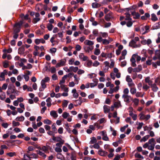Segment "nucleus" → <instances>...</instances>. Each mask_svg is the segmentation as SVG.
I'll return each instance as SVG.
<instances>
[{"label":"nucleus","instance_id":"obj_1","mask_svg":"<svg viewBox=\"0 0 160 160\" xmlns=\"http://www.w3.org/2000/svg\"><path fill=\"white\" fill-rule=\"evenodd\" d=\"M155 144V139L154 138H152L148 140V142L146 143L143 145V147L144 148H148L149 150H153L154 149Z\"/></svg>","mask_w":160,"mask_h":160},{"label":"nucleus","instance_id":"obj_2","mask_svg":"<svg viewBox=\"0 0 160 160\" xmlns=\"http://www.w3.org/2000/svg\"><path fill=\"white\" fill-rule=\"evenodd\" d=\"M155 144V139L154 138H152L148 140V142L146 143L143 145V147L144 148H148L149 150H153L154 149Z\"/></svg>","mask_w":160,"mask_h":160},{"label":"nucleus","instance_id":"obj_3","mask_svg":"<svg viewBox=\"0 0 160 160\" xmlns=\"http://www.w3.org/2000/svg\"><path fill=\"white\" fill-rule=\"evenodd\" d=\"M38 157V156L37 154L34 153L30 155L24 154L23 160H31V158H37Z\"/></svg>","mask_w":160,"mask_h":160},{"label":"nucleus","instance_id":"obj_4","mask_svg":"<svg viewBox=\"0 0 160 160\" xmlns=\"http://www.w3.org/2000/svg\"><path fill=\"white\" fill-rule=\"evenodd\" d=\"M97 41L98 42H102V43L104 45H107L109 44L110 42L106 39H103L101 36L97 38Z\"/></svg>","mask_w":160,"mask_h":160},{"label":"nucleus","instance_id":"obj_5","mask_svg":"<svg viewBox=\"0 0 160 160\" xmlns=\"http://www.w3.org/2000/svg\"><path fill=\"white\" fill-rule=\"evenodd\" d=\"M122 98L123 99L124 101L127 103H129L131 100H132V98L128 95H122Z\"/></svg>","mask_w":160,"mask_h":160},{"label":"nucleus","instance_id":"obj_6","mask_svg":"<svg viewBox=\"0 0 160 160\" xmlns=\"http://www.w3.org/2000/svg\"><path fill=\"white\" fill-rule=\"evenodd\" d=\"M129 46L132 48L140 47L141 45L140 44H137L136 42L133 40H132L129 43Z\"/></svg>","mask_w":160,"mask_h":160},{"label":"nucleus","instance_id":"obj_7","mask_svg":"<svg viewBox=\"0 0 160 160\" xmlns=\"http://www.w3.org/2000/svg\"><path fill=\"white\" fill-rule=\"evenodd\" d=\"M139 116H140L139 119L140 120H145L146 121H147L150 118V115L149 114L145 116L142 113H140Z\"/></svg>","mask_w":160,"mask_h":160},{"label":"nucleus","instance_id":"obj_8","mask_svg":"<svg viewBox=\"0 0 160 160\" xmlns=\"http://www.w3.org/2000/svg\"><path fill=\"white\" fill-rule=\"evenodd\" d=\"M40 14L38 12H36L35 13V18H34L32 20V22L33 23H36L40 20L39 18Z\"/></svg>","mask_w":160,"mask_h":160},{"label":"nucleus","instance_id":"obj_9","mask_svg":"<svg viewBox=\"0 0 160 160\" xmlns=\"http://www.w3.org/2000/svg\"><path fill=\"white\" fill-rule=\"evenodd\" d=\"M85 99H82L81 97H79L78 99L76 100L75 101V102L77 103V105H75V106H77L78 105H81L82 103V102H85Z\"/></svg>","mask_w":160,"mask_h":160},{"label":"nucleus","instance_id":"obj_10","mask_svg":"<svg viewBox=\"0 0 160 160\" xmlns=\"http://www.w3.org/2000/svg\"><path fill=\"white\" fill-rule=\"evenodd\" d=\"M66 62V60L65 59H62L60 60L59 62L56 65V68L60 67L63 66L65 65Z\"/></svg>","mask_w":160,"mask_h":160},{"label":"nucleus","instance_id":"obj_11","mask_svg":"<svg viewBox=\"0 0 160 160\" xmlns=\"http://www.w3.org/2000/svg\"><path fill=\"white\" fill-rule=\"evenodd\" d=\"M112 18V13L111 12L107 14L104 17L105 19L107 21H109Z\"/></svg>","mask_w":160,"mask_h":160},{"label":"nucleus","instance_id":"obj_12","mask_svg":"<svg viewBox=\"0 0 160 160\" xmlns=\"http://www.w3.org/2000/svg\"><path fill=\"white\" fill-rule=\"evenodd\" d=\"M8 74V71L7 70L5 69L3 72L1 73L0 77L1 78L0 79V81H3L5 80V75H7Z\"/></svg>","mask_w":160,"mask_h":160},{"label":"nucleus","instance_id":"obj_13","mask_svg":"<svg viewBox=\"0 0 160 160\" xmlns=\"http://www.w3.org/2000/svg\"><path fill=\"white\" fill-rule=\"evenodd\" d=\"M102 136V139L105 141H108L109 140V138L107 136L106 132L105 131H102L100 132Z\"/></svg>","mask_w":160,"mask_h":160},{"label":"nucleus","instance_id":"obj_14","mask_svg":"<svg viewBox=\"0 0 160 160\" xmlns=\"http://www.w3.org/2000/svg\"><path fill=\"white\" fill-rule=\"evenodd\" d=\"M15 88L14 87H13L12 88L8 87V91L7 92V94L8 95H9L10 93L15 92L16 91Z\"/></svg>","mask_w":160,"mask_h":160},{"label":"nucleus","instance_id":"obj_15","mask_svg":"<svg viewBox=\"0 0 160 160\" xmlns=\"http://www.w3.org/2000/svg\"><path fill=\"white\" fill-rule=\"evenodd\" d=\"M78 70V68L77 67L71 66L69 69H68V71H67V72H69L71 71H73L74 72H76Z\"/></svg>","mask_w":160,"mask_h":160},{"label":"nucleus","instance_id":"obj_16","mask_svg":"<svg viewBox=\"0 0 160 160\" xmlns=\"http://www.w3.org/2000/svg\"><path fill=\"white\" fill-rule=\"evenodd\" d=\"M136 56V55L133 54L130 59V61L132 62V65L133 67H135L136 66V64L135 63L136 61L135 58Z\"/></svg>","mask_w":160,"mask_h":160},{"label":"nucleus","instance_id":"obj_17","mask_svg":"<svg viewBox=\"0 0 160 160\" xmlns=\"http://www.w3.org/2000/svg\"><path fill=\"white\" fill-rule=\"evenodd\" d=\"M45 83L43 80H42L41 82V87H40L39 88V91L40 92L44 90V89L46 88V85Z\"/></svg>","mask_w":160,"mask_h":160},{"label":"nucleus","instance_id":"obj_18","mask_svg":"<svg viewBox=\"0 0 160 160\" xmlns=\"http://www.w3.org/2000/svg\"><path fill=\"white\" fill-rule=\"evenodd\" d=\"M79 58L83 61H86L88 60V58L86 56L84 55L82 53H81L79 55Z\"/></svg>","mask_w":160,"mask_h":160},{"label":"nucleus","instance_id":"obj_19","mask_svg":"<svg viewBox=\"0 0 160 160\" xmlns=\"http://www.w3.org/2000/svg\"><path fill=\"white\" fill-rule=\"evenodd\" d=\"M107 152L103 150L102 149H100L98 152V154L102 156H105L107 155Z\"/></svg>","mask_w":160,"mask_h":160},{"label":"nucleus","instance_id":"obj_20","mask_svg":"<svg viewBox=\"0 0 160 160\" xmlns=\"http://www.w3.org/2000/svg\"><path fill=\"white\" fill-rule=\"evenodd\" d=\"M21 28L19 26H17L14 25L13 29V32L18 33L20 31Z\"/></svg>","mask_w":160,"mask_h":160},{"label":"nucleus","instance_id":"obj_21","mask_svg":"<svg viewBox=\"0 0 160 160\" xmlns=\"http://www.w3.org/2000/svg\"><path fill=\"white\" fill-rule=\"evenodd\" d=\"M103 112L104 113H109L110 111V109L109 106L104 105L103 107Z\"/></svg>","mask_w":160,"mask_h":160},{"label":"nucleus","instance_id":"obj_22","mask_svg":"<svg viewBox=\"0 0 160 160\" xmlns=\"http://www.w3.org/2000/svg\"><path fill=\"white\" fill-rule=\"evenodd\" d=\"M145 81L150 86L152 84V81L150 80V78L149 77H147L145 78Z\"/></svg>","mask_w":160,"mask_h":160},{"label":"nucleus","instance_id":"obj_23","mask_svg":"<svg viewBox=\"0 0 160 160\" xmlns=\"http://www.w3.org/2000/svg\"><path fill=\"white\" fill-rule=\"evenodd\" d=\"M72 92L73 93V96L75 98H77L78 97L79 94L77 92V90L76 89L72 90Z\"/></svg>","mask_w":160,"mask_h":160},{"label":"nucleus","instance_id":"obj_24","mask_svg":"<svg viewBox=\"0 0 160 160\" xmlns=\"http://www.w3.org/2000/svg\"><path fill=\"white\" fill-rule=\"evenodd\" d=\"M151 87L152 88V91L154 92H157L158 89V88L155 83L152 84L151 86Z\"/></svg>","mask_w":160,"mask_h":160},{"label":"nucleus","instance_id":"obj_25","mask_svg":"<svg viewBox=\"0 0 160 160\" xmlns=\"http://www.w3.org/2000/svg\"><path fill=\"white\" fill-rule=\"evenodd\" d=\"M52 100L50 97H48L47 98L46 100L47 102V107H50L52 105Z\"/></svg>","mask_w":160,"mask_h":160},{"label":"nucleus","instance_id":"obj_26","mask_svg":"<svg viewBox=\"0 0 160 160\" xmlns=\"http://www.w3.org/2000/svg\"><path fill=\"white\" fill-rule=\"evenodd\" d=\"M113 105L115 107V108H118L120 107H122V105L121 104V102L119 100H118V102H114Z\"/></svg>","mask_w":160,"mask_h":160},{"label":"nucleus","instance_id":"obj_27","mask_svg":"<svg viewBox=\"0 0 160 160\" xmlns=\"http://www.w3.org/2000/svg\"><path fill=\"white\" fill-rule=\"evenodd\" d=\"M84 44L87 45L92 46L94 44L93 41L89 40H86L84 42Z\"/></svg>","mask_w":160,"mask_h":160},{"label":"nucleus","instance_id":"obj_28","mask_svg":"<svg viewBox=\"0 0 160 160\" xmlns=\"http://www.w3.org/2000/svg\"><path fill=\"white\" fill-rule=\"evenodd\" d=\"M83 48L85 52L88 53L90 51H91L93 49L92 47L84 46Z\"/></svg>","mask_w":160,"mask_h":160},{"label":"nucleus","instance_id":"obj_29","mask_svg":"<svg viewBox=\"0 0 160 160\" xmlns=\"http://www.w3.org/2000/svg\"><path fill=\"white\" fill-rule=\"evenodd\" d=\"M50 114L54 118H57L58 117V115L56 111L54 110H52L51 111Z\"/></svg>","mask_w":160,"mask_h":160},{"label":"nucleus","instance_id":"obj_30","mask_svg":"<svg viewBox=\"0 0 160 160\" xmlns=\"http://www.w3.org/2000/svg\"><path fill=\"white\" fill-rule=\"evenodd\" d=\"M98 80L96 79H93V81L94 82V83H90V86L91 88H93L94 87L96 86L97 85L98 82L97 81Z\"/></svg>","mask_w":160,"mask_h":160},{"label":"nucleus","instance_id":"obj_31","mask_svg":"<svg viewBox=\"0 0 160 160\" xmlns=\"http://www.w3.org/2000/svg\"><path fill=\"white\" fill-rule=\"evenodd\" d=\"M125 15H126V18L125 19L126 21H132V19L130 18V14L129 13H125Z\"/></svg>","mask_w":160,"mask_h":160},{"label":"nucleus","instance_id":"obj_32","mask_svg":"<svg viewBox=\"0 0 160 160\" xmlns=\"http://www.w3.org/2000/svg\"><path fill=\"white\" fill-rule=\"evenodd\" d=\"M68 77L67 75H64L62 78V80L60 81L59 82V84H64L65 82V80Z\"/></svg>","mask_w":160,"mask_h":160},{"label":"nucleus","instance_id":"obj_33","mask_svg":"<svg viewBox=\"0 0 160 160\" xmlns=\"http://www.w3.org/2000/svg\"><path fill=\"white\" fill-rule=\"evenodd\" d=\"M92 6L93 8H97L100 7L101 5L99 3L94 2L92 3Z\"/></svg>","mask_w":160,"mask_h":160},{"label":"nucleus","instance_id":"obj_34","mask_svg":"<svg viewBox=\"0 0 160 160\" xmlns=\"http://www.w3.org/2000/svg\"><path fill=\"white\" fill-rule=\"evenodd\" d=\"M6 98L5 93L4 92H2L0 94V98L2 100H4Z\"/></svg>","mask_w":160,"mask_h":160},{"label":"nucleus","instance_id":"obj_35","mask_svg":"<svg viewBox=\"0 0 160 160\" xmlns=\"http://www.w3.org/2000/svg\"><path fill=\"white\" fill-rule=\"evenodd\" d=\"M152 66L153 67H154L155 68H157V66H160V60L157 61L156 62H152Z\"/></svg>","mask_w":160,"mask_h":160},{"label":"nucleus","instance_id":"obj_36","mask_svg":"<svg viewBox=\"0 0 160 160\" xmlns=\"http://www.w3.org/2000/svg\"><path fill=\"white\" fill-rule=\"evenodd\" d=\"M15 120L17 121H20V122L23 121L24 120V118L23 116H21L20 117H17L16 118Z\"/></svg>","mask_w":160,"mask_h":160},{"label":"nucleus","instance_id":"obj_37","mask_svg":"<svg viewBox=\"0 0 160 160\" xmlns=\"http://www.w3.org/2000/svg\"><path fill=\"white\" fill-rule=\"evenodd\" d=\"M151 19L152 21H155L158 20V18L155 14L152 13L151 14Z\"/></svg>","mask_w":160,"mask_h":160},{"label":"nucleus","instance_id":"obj_38","mask_svg":"<svg viewBox=\"0 0 160 160\" xmlns=\"http://www.w3.org/2000/svg\"><path fill=\"white\" fill-rule=\"evenodd\" d=\"M150 137L149 135H147L143 137L141 140V142H145Z\"/></svg>","mask_w":160,"mask_h":160},{"label":"nucleus","instance_id":"obj_39","mask_svg":"<svg viewBox=\"0 0 160 160\" xmlns=\"http://www.w3.org/2000/svg\"><path fill=\"white\" fill-rule=\"evenodd\" d=\"M155 56L157 57L158 59L160 60V50H156L155 52Z\"/></svg>","mask_w":160,"mask_h":160},{"label":"nucleus","instance_id":"obj_40","mask_svg":"<svg viewBox=\"0 0 160 160\" xmlns=\"http://www.w3.org/2000/svg\"><path fill=\"white\" fill-rule=\"evenodd\" d=\"M132 101L135 105L137 106L138 105L139 102V100L138 99L135 98L134 99H132Z\"/></svg>","mask_w":160,"mask_h":160},{"label":"nucleus","instance_id":"obj_41","mask_svg":"<svg viewBox=\"0 0 160 160\" xmlns=\"http://www.w3.org/2000/svg\"><path fill=\"white\" fill-rule=\"evenodd\" d=\"M137 90L136 88H131L130 90V92L133 95L134 94L136 93L137 92Z\"/></svg>","mask_w":160,"mask_h":160},{"label":"nucleus","instance_id":"obj_42","mask_svg":"<svg viewBox=\"0 0 160 160\" xmlns=\"http://www.w3.org/2000/svg\"><path fill=\"white\" fill-rule=\"evenodd\" d=\"M97 142V140L95 137H92L90 142V144H93L96 143Z\"/></svg>","mask_w":160,"mask_h":160},{"label":"nucleus","instance_id":"obj_43","mask_svg":"<svg viewBox=\"0 0 160 160\" xmlns=\"http://www.w3.org/2000/svg\"><path fill=\"white\" fill-rule=\"evenodd\" d=\"M73 75L74 78L75 79L74 81L75 82L76 84H78V83L79 78L78 77V75L77 74H74Z\"/></svg>","mask_w":160,"mask_h":160},{"label":"nucleus","instance_id":"obj_44","mask_svg":"<svg viewBox=\"0 0 160 160\" xmlns=\"http://www.w3.org/2000/svg\"><path fill=\"white\" fill-rule=\"evenodd\" d=\"M38 153L39 154L40 156L44 158H45L46 156V155L44 153H43L42 152L39 150L37 151Z\"/></svg>","mask_w":160,"mask_h":160},{"label":"nucleus","instance_id":"obj_45","mask_svg":"<svg viewBox=\"0 0 160 160\" xmlns=\"http://www.w3.org/2000/svg\"><path fill=\"white\" fill-rule=\"evenodd\" d=\"M52 131L56 133L57 132V129L55 123H54L52 125Z\"/></svg>","mask_w":160,"mask_h":160},{"label":"nucleus","instance_id":"obj_46","mask_svg":"<svg viewBox=\"0 0 160 160\" xmlns=\"http://www.w3.org/2000/svg\"><path fill=\"white\" fill-rule=\"evenodd\" d=\"M69 116V113L66 112H63L62 114V117L65 119L67 118Z\"/></svg>","mask_w":160,"mask_h":160},{"label":"nucleus","instance_id":"obj_47","mask_svg":"<svg viewBox=\"0 0 160 160\" xmlns=\"http://www.w3.org/2000/svg\"><path fill=\"white\" fill-rule=\"evenodd\" d=\"M94 54L96 55H98L100 53V51L99 49L95 48L94 49Z\"/></svg>","mask_w":160,"mask_h":160},{"label":"nucleus","instance_id":"obj_48","mask_svg":"<svg viewBox=\"0 0 160 160\" xmlns=\"http://www.w3.org/2000/svg\"><path fill=\"white\" fill-rule=\"evenodd\" d=\"M23 22H24V21H23V20H20L19 22H18L15 23L14 25H15L17 26H19L20 27H21V26L22 25V24L23 23Z\"/></svg>","mask_w":160,"mask_h":160},{"label":"nucleus","instance_id":"obj_49","mask_svg":"<svg viewBox=\"0 0 160 160\" xmlns=\"http://www.w3.org/2000/svg\"><path fill=\"white\" fill-rule=\"evenodd\" d=\"M135 157L136 158H142L143 159L144 158L142 156L140 153H136L135 154Z\"/></svg>","mask_w":160,"mask_h":160},{"label":"nucleus","instance_id":"obj_50","mask_svg":"<svg viewBox=\"0 0 160 160\" xmlns=\"http://www.w3.org/2000/svg\"><path fill=\"white\" fill-rule=\"evenodd\" d=\"M12 125L13 127L18 126L20 125V123L18 122H16L14 121L12 122Z\"/></svg>","mask_w":160,"mask_h":160},{"label":"nucleus","instance_id":"obj_51","mask_svg":"<svg viewBox=\"0 0 160 160\" xmlns=\"http://www.w3.org/2000/svg\"><path fill=\"white\" fill-rule=\"evenodd\" d=\"M3 67L6 68H8V61L6 60L4 62H3Z\"/></svg>","mask_w":160,"mask_h":160},{"label":"nucleus","instance_id":"obj_52","mask_svg":"<svg viewBox=\"0 0 160 160\" xmlns=\"http://www.w3.org/2000/svg\"><path fill=\"white\" fill-rule=\"evenodd\" d=\"M47 28L49 31H51L53 27V26L51 24L48 23L47 25Z\"/></svg>","mask_w":160,"mask_h":160},{"label":"nucleus","instance_id":"obj_53","mask_svg":"<svg viewBox=\"0 0 160 160\" xmlns=\"http://www.w3.org/2000/svg\"><path fill=\"white\" fill-rule=\"evenodd\" d=\"M100 33L101 34L102 36V38H106L108 36V34L107 32H100Z\"/></svg>","mask_w":160,"mask_h":160},{"label":"nucleus","instance_id":"obj_54","mask_svg":"<svg viewBox=\"0 0 160 160\" xmlns=\"http://www.w3.org/2000/svg\"><path fill=\"white\" fill-rule=\"evenodd\" d=\"M133 24V22L132 21H128V22L126 23L127 26L128 27H131Z\"/></svg>","mask_w":160,"mask_h":160},{"label":"nucleus","instance_id":"obj_55","mask_svg":"<svg viewBox=\"0 0 160 160\" xmlns=\"http://www.w3.org/2000/svg\"><path fill=\"white\" fill-rule=\"evenodd\" d=\"M75 59L72 58L68 61V63L69 65H73L74 63Z\"/></svg>","mask_w":160,"mask_h":160},{"label":"nucleus","instance_id":"obj_56","mask_svg":"<svg viewBox=\"0 0 160 160\" xmlns=\"http://www.w3.org/2000/svg\"><path fill=\"white\" fill-rule=\"evenodd\" d=\"M43 122L45 124H47L49 125L51 124L52 123L51 121L48 119H46L44 120Z\"/></svg>","mask_w":160,"mask_h":160},{"label":"nucleus","instance_id":"obj_57","mask_svg":"<svg viewBox=\"0 0 160 160\" xmlns=\"http://www.w3.org/2000/svg\"><path fill=\"white\" fill-rule=\"evenodd\" d=\"M100 64V63L98 61H95L92 63V66L97 67Z\"/></svg>","mask_w":160,"mask_h":160},{"label":"nucleus","instance_id":"obj_58","mask_svg":"<svg viewBox=\"0 0 160 160\" xmlns=\"http://www.w3.org/2000/svg\"><path fill=\"white\" fill-rule=\"evenodd\" d=\"M150 88L149 86H148L146 84H143L142 86V88L145 90L146 91L147 90Z\"/></svg>","mask_w":160,"mask_h":160},{"label":"nucleus","instance_id":"obj_59","mask_svg":"<svg viewBox=\"0 0 160 160\" xmlns=\"http://www.w3.org/2000/svg\"><path fill=\"white\" fill-rule=\"evenodd\" d=\"M129 91L128 88H126L123 91V95H128Z\"/></svg>","mask_w":160,"mask_h":160},{"label":"nucleus","instance_id":"obj_60","mask_svg":"<svg viewBox=\"0 0 160 160\" xmlns=\"http://www.w3.org/2000/svg\"><path fill=\"white\" fill-rule=\"evenodd\" d=\"M126 81L128 82H132V78L129 75H127L126 77Z\"/></svg>","mask_w":160,"mask_h":160},{"label":"nucleus","instance_id":"obj_61","mask_svg":"<svg viewBox=\"0 0 160 160\" xmlns=\"http://www.w3.org/2000/svg\"><path fill=\"white\" fill-rule=\"evenodd\" d=\"M7 155L10 157H12L14 156H15L16 153L15 152H10L7 153Z\"/></svg>","mask_w":160,"mask_h":160},{"label":"nucleus","instance_id":"obj_62","mask_svg":"<svg viewBox=\"0 0 160 160\" xmlns=\"http://www.w3.org/2000/svg\"><path fill=\"white\" fill-rule=\"evenodd\" d=\"M92 64V62L91 60H90L87 62V66L88 67L90 68L91 67Z\"/></svg>","mask_w":160,"mask_h":160},{"label":"nucleus","instance_id":"obj_63","mask_svg":"<svg viewBox=\"0 0 160 160\" xmlns=\"http://www.w3.org/2000/svg\"><path fill=\"white\" fill-rule=\"evenodd\" d=\"M63 141H60L59 142L56 143V145L57 147L60 148L62 147V145L63 144Z\"/></svg>","mask_w":160,"mask_h":160},{"label":"nucleus","instance_id":"obj_64","mask_svg":"<svg viewBox=\"0 0 160 160\" xmlns=\"http://www.w3.org/2000/svg\"><path fill=\"white\" fill-rule=\"evenodd\" d=\"M68 12L69 13H71L73 12V10L72 8L69 6L68 8Z\"/></svg>","mask_w":160,"mask_h":160}]
</instances>
